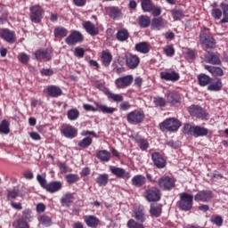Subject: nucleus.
<instances>
[{"label": "nucleus", "mask_w": 228, "mask_h": 228, "mask_svg": "<svg viewBox=\"0 0 228 228\" xmlns=\"http://www.w3.org/2000/svg\"><path fill=\"white\" fill-rule=\"evenodd\" d=\"M179 127H181V122L174 118H169L159 124V129L163 132L175 133Z\"/></svg>", "instance_id": "f257e3e1"}, {"label": "nucleus", "mask_w": 228, "mask_h": 228, "mask_svg": "<svg viewBox=\"0 0 228 228\" xmlns=\"http://www.w3.org/2000/svg\"><path fill=\"white\" fill-rule=\"evenodd\" d=\"M29 19L31 22H34L35 24H40L45 13L44 8H42L40 5H32L29 7Z\"/></svg>", "instance_id": "f03ea898"}, {"label": "nucleus", "mask_w": 228, "mask_h": 228, "mask_svg": "<svg viewBox=\"0 0 228 228\" xmlns=\"http://www.w3.org/2000/svg\"><path fill=\"white\" fill-rule=\"evenodd\" d=\"M179 208L182 211H191L193 208V195L183 192L180 194Z\"/></svg>", "instance_id": "7ed1b4c3"}, {"label": "nucleus", "mask_w": 228, "mask_h": 228, "mask_svg": "<svg viewBox=\"0 0 228 228\" xmlns=\"http://www.w3.org/2000/svg\"><path fill=\"white\" fill-rule=\"evenodd\" d=\"M126 120L129 124H142L145 120V113L143 110H133L127 114Z\"/></svg>", "instance_id": "20e7f679"}, {"label": "nucleus", "mask_w": 228, "mask_h": 228, "mask_svg": "<svg viewBox=\"0 0 228 228\" xmlns=\"http://www.w3.org/2000/svg\"><path fill=\"white\" fill-rule=\"evenodd\" d=\"M85 40L83 34L77 30H71L69 35L65 39L67 45H76L81 44Z\"/></svg>", "instance_id": "39448f33"}, {"label": "nucleus", "mask_w": 228, "mask_h": 228, "mask_svg": "<svg viewBox=\"0 0 228 228\" xmlns=\"http://www.w3.org/2000/svg\"><path fill=\"white\" fill-rule=\"evenodd\" d=\"M200 40L207 49H215V45H216V41H215V38L208 35V29L201 31Z\"/></svg>", "instance_id": "423d86ee"}, {"label": "nucleus", "mask_w": 228, "mask_h": 228, "mask_svg": "<svg viewBox=\"0 0 228 228\" xmlns=\"http://www.w3.org/2000/svg\"><path fill=\"white\" fill-rule=\"evenodd\" d=\"M188 111L191 117H196L197 118H201V120H208V114L199 105H191L189 107Z\"/></svg>", "instance_id": "0eeeda50"}, {"label": "nucleus", "mask_w": 228, "mask_h": 228, "mask_svg": "<svg viewBox=\"0 0 228 228\" xmlns=\"http://www.w3.org/2000/svg\"><path fill=\"white\" fill-rule=\"evenodd\" d=\"M158 184L160 190L169 191V190L175 187V180L170 176H163L159 180Z\"/></svg>", "instance_id": "6e6552de"}, {"label": "nucleus", "mask_w": 228, "mask_h": 228, "mask_svg": "<svg viewBox=\"0 0 228 228\" xmlns=\"http://www.w3.org/2000/svg\"><path fill=\"white\" fill-rule=\"evenodd\" d=\"M211 199H213V191L209 190L200 191L194 196V200L196 202H209Z\"/></svg>", "instance_id": "1a4fd4ad"}, {"label": "nucleus", "mask_w": 228, "mask_h": 228, "mask_svg": "<svg viewBox=\"0 0 228 228\" xmlns=\"http://www.w3.org/2000/svg\"><path fill=\"white\" fill-rule=\"evenodd\" d=\"M126 65L131 70L138 69V65H140V57H138V55L128 53L126 55Z\"/></svg>", "instance_id": "9d476101"}, {"label": "nucleus", "mask_w": 228, "mask_h": 228, "mask_svg": "<svg viewBox=\"0 0 228 228\" xmlns=\"http://www.w3.org/2000/svg\"><path fill=\"white\" fill-rule=\"evenodd\" d=\"M146 200L148 202H159L161 200V191L158 188L146 191Z\"/></svg>", "instance_id": "9b49d317"}, {"label": "nucleus", "mask_w": 228, "mask_h": 228, "mask_svg": "<svg viewBox=\"0 0 228 228\" xmlns=\"http://www.w3.org/2000/svg\"><path fill=\"white\" fill-rule=\"evenodd\" d=\"M110 169L111 174H113V175H116V177H118L119 179H131V173L127 172L122 167L111 166Z\"/></svg>", "instance_id": "f8f14e48"}, {"label": "nucleus", "mask_w": 228, "mask_h": 228, "mask_svg": "<svg viewBox=\"0 0 228 228\" xmlns=\"http://www.w3.org/2000/svg\"><path fill=\"white\" fill-rule=\"evenodd\" d=\"M134 79L133 75H126L116 79L115 85L117 88H127V86H131Z\"/></svg>", "instance_id": "ddd939ff"}, {"label": "nucleus", "mask_w": 228, "mask_h": 228, "mask_svg": "<svg viewBox=\"0 0 228 228\" xmlns=\"http://www.w3.org/2000/svg\"><path fill=\"white\" fill-rule=\"evenodd\" d=\"M134 218H135V220L141 224H143L145 220H147L145 208L142 206H138L134 208Z\"/></svg>", "instance_id": "4468645a"}, {"label": "nucleus", "mask_w": 228, "mask_h": 228, "mask_svg": "<svg viewBox=\"0 0 228 228\" xmlns=\"http://www.w3.org/2000/svg\"><path fill=\"white\" fill-rule=\"evenodd\" d=\"M0 36L5 42H8V44H15V41L17 40L15 32L11 31L8 28H3L0 32Z\"/></svg>", "instance_id": "2eb2a0df"}, {"label": "nucleus", "mask_w": 228, "mask_h": 228, "mask_svg": "<svg viewBox=\"0 0 228 228\" xmlns=\"http://www.w3.org/2000/svg\"><path fill=\"white\" fill-rule=\"evenodd\" d=\"M61 133L65 138H76L77 136V129L70 125L62 126Z\"/></svg>", "instance_id": "dca6fc26"}, {"label": "nucleus", "mask_w": 228, "mask_h": 228, "mask_svg": "<svg viewBox=\"0 0 228 228\" xmlns=\"http://www.w3.org/2000/svg\"><path fill=\"white\" fill-rule=\"evenodd\" d=\"M167 102L171 106H175L181 102V95L176 91L168 90L166 94Z\"/></svg>", "instance_id": "f3484780"}, {"label": "nucleus", "mask_w": 228, "mask_h": 228, "mask_svg": "<svg viewBox=\"0 0 228 228\" xmlns=\"http://www.w3.org/2000/svg\"><path fill=\"white\" fill-rule=\"evenodd\" d=\"M151 159L157 168H165L167 167V160L159 152L152 153Z\"/></svg>", "instance_id": "a211bd4d"}, {"label": "nucleus", "mask_w": 228, "mask_h": 228, "mask_svg": "<svg viewBox=\"0 0 228 228\" xmlns=\"http://www.w3.org/2000/svg\"><path fill=\"white\" fill-rule=\"evenodd\" d=\"M82 26L86 33L91 35V37H96V35H99V28L91 21H84Z\"/></svg>", "instance_id": "6ab92c4d"}, {"label": "nucleus", "mask_w": 228, "mask_h": 228, "mask_svg": "<svg viewBox=\"0 0 228 228\" xmlns=\"http://www.w3.org/2000/svg\"><path fill=\"white\" fill-rule=\"evenodd\" d=\"M63 188V183L60 181L51 182L46 184L45 190L49 193H56V191H60Z\"/></svg>", "instance_id": "aec40b11"}, {"label": "nucleus", "mask_w": 228, "mask_h": 228, "mask_svg": "<svg viewBox=\"0 0 228 228\" xmlns=\"http://www.w3.org/2000/svg\"><path fill=\"white\" fill-rule=\"evenodd\" d=\"M205 61L207 63H211V65H220L222 63L220 56L211 52H208L207 54H205Z\"/></svg>", "instance_id": "412c9836"}, {"label": "nucleus", "mask_w": 228, "mask_h": 228, "mask_svg": "<svg viewBox=\"0 0 228 228\" xmlns=\"http://www.w3.org/2000/svg\"><path fill=\"white\" fill-rule=\"evenodd\" d=\"M160 77L161 79H165V81H179V73L175 72V71H162L160 73Z\"/></svg>", "instance_id": "4be33fe9"}, {"label": "nucleus", "mask_w": 228, "mask_h": 228, "mask_svg": "<svg viewBox=\"0 0 228 228\" xmlns=\"http://www.w3.org/2000/svg\"><path fill=\"white\" fill-rule=\"evenodd\" d=\"M163 211V206L160 204H152L150 207V215L153 218H159L161 216V213Z\"/></svg>", "instance_id": "5701e85b"}, {"label": "nucleus", "mask_w": 228, "mask_h": 228, "mask_svg": "<svg viewBox=\"0 0 228 228\" xmlns=\"http://www.w3.org/2000/svg\"><path fill=\"white\" fill-rule=\"evenodd\" d=\"M131 183L135 188H142V186L147 183V179L143 175H136L132 178Z\"/></svg>", "instance_id": "b1692460"}, {"label": "nucleus", "mask_w": 228, "mask_h": 228, "mask_svg": "<svg viewBox=\"0 0 228 228\" xmlns=\"http://www.w3.org/2000/svg\"><path fill=\"white\" fill-rule=\"evenodd\" d=\"M94 105L97 106L98 111H102V113H105L107 115H113L114 111H117V108L109 107L108 105L101 104L97 102H94Z\"/></svg>", "instance_id": "393cba45"}, {"label": "nucleus", "mask_w": 228, "mask_h": 228, "mask_svg": "<svg viewBox=\"0 0 228 228\" xmlns=\"http://www.w3.org/2000/svg\"><path fill=\"white\" fill-rule=\"evenodd\" d=\"M35 54L37 60H46V61H49L53 58L51 50H38Z\"/></svg>", "instance_id": "a878e982"}, {"label": "nucleus", "mask_w": 228, "mask_h": 228, "mask_svg": "<svg viewBox=\"0 0 228 228\" xmlns=\"http://www.w3.org/2000/svg\"><path fill=\"white\" fill-rule=\"evenodd\" d=\"M205 69L208 70V72L212 74L214 77H222V76H224V69H222L220 67L206 65Z\"/></svg>", "instance_id": "bb28decb"}, {"label": "nucleus", "mask_w": 228, "mask_h": 228, "mask_svg": "<svg viewBox=\"0 0 228 228\" xmlns=\"http://www.w3.org/2000/svg\"><path fill=\"white\" fill-rule=\"evenodd\" d=\"M134 49L141 54H147L151 51V45L147 42H141L135 45Z\"/></svg>", "instance_id": "cd10ccee"}, {"label": "nucleus", "mask_w": 228, "mask_h": 228, "mask_svg": "<svg viewBox=\"0 0 228 228\" xmlns=\"http://www.w3.org/2000/svg\"><path fill=\"white\" fill-rule=\"evenodd\" d=\"M135 143H137L138 147L141 149V151H147V149H149V141H147V139L140 136V135H136L134 138Z\"/></svg>", "instance_id": "c85d7f7f"}, {"label": "nucleus", "mask_w": 228, "mask_h": 228, "mask_svg": "<svg viewBox=\"0 0 228 228\" xmlns=\"http://www.w3.org/2000/svg\"><path fill=\"white\" fill-rule=\"evenodd\" d=\"M96 158L103 163H108L111 159V153L107 150H101L97 152Z\"/></svg>", "instance_id": "c756f323"}, {"label": "nucleus", "mask_w": 228, "mask_h": 228, "mask_svg": "<svg viewBox=\"0 0 228 228\" xmlns=\"http://www.w3.org/2000/svg\"><path fill=\"white\" fill-rule=\"evenodd\" d=\"M47 92H48L49 97H53V98L60 97L63 94V91H61V88L56 86H49L47 87Z\"/></svg>", "instance_id": "7c9ffc66"}, {"label": "nucleus", "mask_w": 228, "mask_h": 228, "mask_svg": "<svg viewBox=\"0 0 228 228\" xmlns=\"http://www.w3.org/2000/svg\"><path fill=\"white\" fill-rule=\"evenodd\" d=\"M151 28L152 29H158V31H159V29H163V28H165V20L161 17L154 18L151 20Z\"/></svg>", "instance_id": "2f4dec72"}, {"label": "nucleus", "mask_w": 228, "mask_h": 228, "mask_svg": "<svg viewBox=\"0 0 228 228\" xmlns=\"http://www.w3.org/2000/svg\"><path fill=\"white\" fill-rule=\"evenodd\" d=\"M209 130L204 126H194V135L195 138H199L200 136H208Z\"/></svg>", "instance_id": "473e14b6"}, {"label": "nucleus", "mask_w": 228, "mask_h": 228, "mask_svg": "<svg viewBox=\"0 0 228 228\" xmlns=\"http://www.w3.org/2000/svg\"><path fill=\"white\" fill-rule=\"evenodd\" d=\"M55 38H65L69 35V30L63 27H56L53 30Z\"/></svg>", "instance_id": "72a5a7b5"}, {"label": "nucleus", "mask_w": 228, "mask_h": 228, "mask_svg": "<svg viewBox=\"0 0 228 228\" xmlns=\"http://www.w3.org/2000/svg\"><path fill=\"white\" fill-rule=\"evenodd\" d=\"M85 222L87 227L95 228L99 225V219L94 216H86Z\"/></svg>", "instance_id": "f704fd0d"}, {"label": "nucleus", "mask_w": 228, "mask_h": 228, "mask_svg": "<svg viewBox=\"0 0 228 228\" xmlns=\"http://www.w3.org/2000/svg\"><path fill=\"white\" fill-rule=\"evenodd\" d=\"M116 38L118 42H126L129 38V31L126 28L118 30L116 34Z\"/></svg>", "instance_id": "c9c22d12"}, {"label": "nucleus", "mask_w": 228, "mask_h": 228, "mask_svg": "<svg viewBox=\"0 0 228 228\" xmlns=\"http://www.w3.org/2000/svg\"><path fill=\"white\" fill-rule=\"evenodd\" d=\"M141 6L144 12L151 13L154 4H152V0H141Z\"/></svg>", "instance_id": "e433bc0d"}, {"label": "nucleus", "mask_w": 228, "mask_h": 228, "mask_svg": "<svg viewBox=\"0 0 228 228\" xmlns=\"http://www.w3.org/2000/svg\"><path fill=\"white\" fill-rule=\"evenodd\" d=\"M222 86H224L222 80L218 78L215 83L208 85V90H209V92H220V90H222Z\"/></svg>", "instance_id": "4c0bfd02"}, {"label": "nucleus", "mask_w": 228, "mask_h": 228, "mask_svg": "<svg viewBox=\"0 0 228 228\" xmlns=\"http://www.w3.org/2000/svg\"><path fill=\"white\" fill-rule=\"evenodd\" d=\"M198 82L200 86H208L211 83V78L206 74H200L198 76Z\"/></svg>", "instance_id": "58836bf2"}, {"label": "nucleus", "mask_w": 228, "mask_h": 228, "mask_svg": "<svg viewBox=\"0 0 228 228\" xmlns=\"http://www.w3.org/2000/svg\"><path fill=\"white\" fill-rule=\"evenodd\" d=\"M113 60V56L110 53V52H102V61L104 67H110L111 61Z\"/></svg>", "instance_id": "ea45409f"}, {"label": "nucleus", "mask_w": 228, "mask_h": 228, "mask_svg": "<svg viewBox=\"0 0 228 228\" xmlns=\"http://www.w3.org/2000/svg\"><path fill=\"white\" fill-rule=\"evenodd\" d=\"M222 8L224 18L220 20L221 24H227L228 23V4L222 2L220 4Z\"/></svg>", "instance_id": "a19ab883"}, {"label": "nucleus", "mask_w": 228, "mask_h": 228, "mask_svg": "<svg viewBox=\"0 0 228 228\" xmlns=\"http://www.w3.org/2000/svg\"><path fill=\"white\" fill-rule=\"evenodd\" d=\"M138 24L141 28H149L151 26V18L147 15H141L138 18Z\"/></svg>", "instance_id": "79ce46f5"}, {"label": "nucleus", "mask_w": 228, "mask_h": 228, "mask_svg": "<svg viewBox=\"0 0 228 228\" xmlns=\"http://www.w3.org/2000/svg\"><path fill=\"white\" fill-rule=\"evenodd\" d=\"M183 134H187V136H194L195 133V126H192L190 123L184 124L183 126Z\"/></svg>", "instance_id": "37998d69"}, {"label": "nucleus", "mask_w": 228, "mask_h": 228, "mask_svg": "<svg viewBox=\"0 0 228 228\" xmlns=\"http://www.w3.org/2000/svg\"><path fill=\"white\" fill-rule=\"evenodd\" d=\"M110 181V175L108 174H102L96 178L98 186H106Z\"/></svg>", "instance_id": "c03bdc74"}, {"label": "nucleus", "mask_w": 228, "mask_h": 228, "mask_svg": "<svg viewBox=\"0 0 228 228\" xmlns=\"http://www.w3.org/2000/svg\"><path fill=\"white\" fill-rule=\"evenodd\" d=\"M108 99H111L113 102H124V96L122 94L107 92Z\"/></svg>", "instance_id": "a18cd8bd"}, {"label": "nucleus", "mask_w": 228, "mask_h": 228, "mask_svg": "<svg viewBox=\"0 0 228 228\" xmlns=\"http://www.w3.org/2000/svg\"><path fill=\"white\" fill-rule=\"evenodd\" d=\"M171 15L174 20H181L184 19V12L181 9H173L171 10Z\"/></svg>", "instance_id": "49530a36"}, {"label": "nucleus", "mask_w": 228, "mask_h": 228, "mask_svg": "<svg viewBox=\"0 0 228 228\" xmlns=\"http://www.w3.org/2000/svg\"><path fill=\"white\" fill-rule=\"evenodd\" d=\"M109 15L110 19H118L122 16V12L118 7H110L109 9Z\"/></svg>", "instance_id": "de8ad7c7"}, {"label": "nucleus", "mask_w": 228, "mask_h": 228, "mask_svg": "<svg viewBox=\"0 0 228 228\" xmlns=\"http://www.w3.org/2000/svg\"><path fill=\"white\" fill-rule=\"evenodd\" d=\"M73 200H74V197L72 196V194H66L61 198V204L65 208H69V206L72 204Z\"/></svg>", "instance_id": "09e8293b"}, {"label": "nucleus", "mask_w": 228, "mask_h": 228, "mask_svg": "<svg viewBox=\"0 0 228 228\" xmlns=\"http://www.w3.org/2000/svg\"><path fill=\"white\" fill-rule=\"evenodd\" d=\"M90 145H92V137L90 136L85 137L78 142V147H80V149H87Z\"/></svg>", "instance_id": "8fccbe9b"}, {"label": "nucleus", "mask_w": 228, "mask_h": 228, "mask_svg": "<svg viewBox=\"0 0 228 228\" xmlns=\"http://www.w3.org/2000/svg\"><path fill=\"white\" fill-rule=\"evenodd\" d=\"M68 118L69 120H77V118H79V110H77V109H70L68 111Z\"/></svg>", "instance_id": "3c124183"}, {"label": "nucleus", "mask_w": 228, "mask_h": 228, "mask_svg": "<svg viewBox=\"0 0 228 228\" xmlns=\"http://www.w3.org/2000/svg\"><path fill=\"white\" fill-rule=\"evenodd\" d=\"M127 228H145L143 224L134 221V219H129L126 223Z\"/></svg>", "instance_id": "603ef678"}, {"label": "nucleus", "mask_w": 228, "mask_h": 228, "mask_svg": "<svg viewBox=\"0 0 228 228\" xmlns=\"http://www.w3.org/2000/svg\"><path fill=\"white\" fill-rule=\"evenodd\" d=\"M0 133H3V134H8L10 133V123L4 119L0 124Z\"/></svg>", "instance_id": "864d4df0"}, {"label": "nucleus", "mask_w": 228, "mask_h": 228, "mask_svg": "<svg viewBox=\"0 0 228 228\" xmlns=\"http://www.w3.org/2000/svg\"><path fill=\"white\" fill-rule=\"evenodd\" d=\"M163 53L166 54V56L172 58V56L175 54V48H174V45L165 46L163 48Z\"/></svg>", "instance_id": "5fc2aeb1"}, {"label": "nucleus", "mask_w": 228, "mask_h": 228, "mask_svg": "<svg viewBox=\"0 0 228 228\" xmlns=\"http://www.w3.org/2000/svg\"><path fill=\"white\" fill-rule=\"evenodd\" d=\"M20 220H23V222H31V220H33L31 210L28 208L23 210L22 216L20 218Z\"/></svg>", "instance_id": "6e6d98bb"}, {"label": "nucleus", "mask_w": 228, "mask_h": 228, "mask_svg": "<svg viewBox=\"0 0 228 228\" xmlns=\"http://www.w3.org/2000/svg\"><path fill=\"white\" fill-rule=\"evenodd\" d=\"M12 227L14 228H29L28 222L23 221L22 219H17L16 222L12 224Z\"/></svg>", "instance_id": "4d7b16f0"}, {"label": "nucleus", "mask_w": 228, "mask_h": 228, "mask_svg": "<svg viewBox=\"0 0 228 228\" xmlns=\"http://www.w3.org/2000/svg\"><path fill=\"white\" fill-rule=\"evenodd\" d=\"M19 197V190L12 189L10 191H7V199L8 200H15Z\"/></svg>", "instance_id": "13d9d810"}, {"label": "nucleus", "mask_w": 228, "mask_h": 228, "mask_svg": "<svg viewBox=\"0 0 228 228\" xmlns=\"http://www.w3.org/2000/svg\"><path fill=\"white\" fill-rule=\"evenodd\" d=\"M66 180L69 184H74V183H77V181H79V175L76 174H69L66 175Z\"/></svg>", "instance_id": "bf43d9fd"}, {"label": "nucleus", "mask_w": 228, "mask_h": 228, "mask_svg": "<svg viewBox=\"0 0 228 228\" xmlns=\"http://www.w3.org/2000/svg\"><path fill=\"white\" fill-rule=\"evenodd\" d=\"M211 15L216 20H220L222 15H224V11L222 12V10L218 8H214L212 9Z\"/></svg>", "instance_id": "052dcab7"}, {"label": "nucleus", "mask_w": 228, "mask_h": 228, "mask_svg": "<svg viewBox=\"0 0 228 228\" xmlns=\"http://www.w3.org/2000/svg\"><path fill=\"white\" fill-rule=\"evenodd\" d=\"M38 220L40 224L45 225L46 227H49V225H51V217L47 216H41L38 217Z\"/></svg>", "instance_id": "680f3d73"}, {"label": "nucleus", "mask_w": 228, "mask_h": 228, "mask_svg": "<svg viewBox=\"0 0 228 228\" xmlns=\"http://www.w3.org/2000/svg\"><path fill=\"white\" fill-rule=\"evenodd\" d=\"M211 222L217 225V227H222L224 224V219L220 216H214L211 218Z\"/></svg>", "instance_id": "e2e57ef3"}, {"label": "nucleus", "mask_w": 228, "mask_h": 228, "mask_svg": "<svg viewBox=\"0 0 228 228\" xmlns=\"http://www.w3.org/2000/svg\"><path fill=\"white\" fill-rule=\"evenodd\" d=\"M154 104L156 106H159L160 108H163L167 105V101L165 100V98L157 97V98H154Z\"/></svg>", "instance_id": "0e129e2a"}, {"label": "nucleus", "mask_w": 228, "mask_h": 228, "mask_svg": "<svg viewBox=\"0 0 228 228\" xmlns=\"http://www.w3.org/2000/svg\"><path fill=\"white\" fill-rule=\"evenodd\" d=\"M37 179L40 186L45 190V187L47 186V180H45V177L42 176V175H37Z\"/></svg>", "instance_id": "69168bd1"}, {"label": "nucleus", "mask_w": 228, "mask_h": 228, "mask_svg": "<svg viewBox=\"0 0 228 228\" xmlns=\"http://www.w3.org/2000/svg\"><path fill=\"white\" fill-rule=\"evenodd\" d=\"M74 54L77 58H83L85 56V48L76 47Z\"/></svg>", "instance_id": "338daca9"}, {"label": "nucleus", "mask_w": 228, "mask_h": 228, "mask_svg": "<svg viewBox=\"0 0 228 228\" xmlns=\"http://www.w3.org/2000/svg\"><path fill=\"white\" fill-rule=\"evenodd\" d=\"M18 59L21 63H28V61H29V55L25 53H21L19 54Z\"/></svg>", "instance_id": "774afa93"}]
</instances>
